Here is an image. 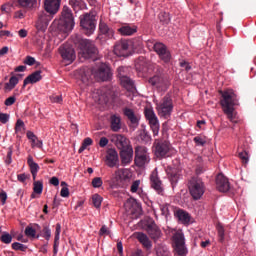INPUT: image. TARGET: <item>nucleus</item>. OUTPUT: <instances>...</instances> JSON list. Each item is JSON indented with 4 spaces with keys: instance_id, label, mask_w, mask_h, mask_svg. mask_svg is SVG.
I'll return each instance as SVG.
<instances>
[{
    "instance_id": "1",
    "label": "nucleus",
    "mask_w": 256,
    "mask_h": 256,
    "mask_svg": "<svg viewBox=\"0 0 256 256\" xmlns=\"http://www.w3.org/2000/svg\"><path fill=\"white\" fill-rule=\"evenodd\" d=\"M98 103L100 105H107V103H112L114 107L121 109L126 107L127 100L119 98V93H117V88L112 86H103L97 90Z\"/></svg>"
},
{
    "instance_id": "2",
    "label": "nucleus",
    "mask_w": 256,
    "mask_h": 256,
    "mask_svg": "<svg viewBox=\"0 0 256 256\" xmlns=\"http://www.w3.org/2000/svg\"><path fill=\"white\" fill-rule=\"evenodd\" d=\"M53 27L59 31V33H71L75 27V19L73 18V12L67 6L63 7L62 14L59 20H54Z\"/></svg>"
},
{
    "instance_id": "3",
    "label": "nucleus",
    "mask_w": 256,
    "mask_h": 256,
    "mask_svg": "<svg viewBox=\"0 0 256 256\" xmlns=\"http://www.w3.org/2000/svg\"><path fill=\"white\" fill-rule=\"evenodd\" d=\"M74 43L75 45H78L80 54L84 59H91V57L97 55L99 52L93 41L89 39H82V37L79 35L75 36Z\"/></svg>"
},
{
    "instance_id": "4",
    "label": "nucleus",
    "mask_w": 256,
    "mask_h": 256,
    "mask_svg": "<svg viewBox=\"0 0 256 256\" xmlns=\"http://www.w3.org/2000/svg\"><path fill=\"white\" fill-rule=\"evenodd\" d=\"M131 170L127 168L118 169L114 172L110 180V186L112 189H118V187H127V183L131 181Z\"/></svg>"
},
{
    "instance_id": "5",
    "label": "nucleus",
    "mask_w": 256,
    "mask_h": 256,
    "mask_svg": "<svg viewBox=\"0 0 256 256\" xmlns=\"http://www.w3.org/2000/svg\"><path fill=\"white\" fill-rule=\"evenodd\" d=\"M222 99L220 100V105L222 107V111L227 109H235V107L239 106V96L233 89H228L221 92Z\"/></svg>"
},
{
    "instance_id": "6",
    "label": "nucleus",
    "mask_w": 256,
    "mask_h": 256,
    "mask_svg": "<svg viewBox=\"0 0 256 256\" xmlns=\"http://www.w3.org/2000/svg\"><path fill=\"white\" fill-rule=\"evenodd\" d=\"M190 195L195 201H199L205 194V183L199 177H192L188 182Z\"/></svg>"
},
{
    "instance_id": "7",
    "label": "nucleus",
    "mask_w": 256,
    "mask_h": 256,
    "mask_svg": "<svg viewBox=\"0 0 256 256\" xmlns=\"http://www.w3.org/2000/svg\"><path fill=\"white\" fill-rule=\"evenodd\" d=\"M156 110L159 117L169 119L173 113V99L169 94L165 95L163 99L156 104Z\"/></svg>"
},
{
    "instance_id": "8",
    "label": "nucleus",
    "mask_w": 256,
    "mask_h": 256,
    "mask_svg": "<svg viewBox=\"0 0 256 256\" xmlns=\"http://www.w3.org/2000/svg\"><path fill=\"white\" fill-rule=\"evenodd\" d=\"M92 75L98 81H111L113 78L111 68L105 63L100 64L97 68H93Z\"/></svg>"
},
{
    "instance_id": "9",
    "label": "nucleus",
    "mask_w": 256,
    "mask_h": 256,
    "mask_svg": "<svg viewBox=\"0 0 256 256\" xmlns=\"http://www.w3.org/2000/svg\"><path fill=\"white\" fill-rule=\"evenodd\" d=\"M133 51V42L131 40H119L114 46V53L118 57H129Z\"/></svg>"
},
{
    "instance_id": "10",
    "label": "nucleus",
    "mask_w": 256,
    "mask_h": 256,
    "mask_svg": "<svg viewBox=\"0 0 256 256\" xmlns=\"http://www.w3.org/2000/svg\"><path fill=\"white\" fill-rule=\"evenodd\" d=\"M80 26L82 27L85 35H93L95 33V16L91 13H86L80 16Z\"/></svg>"
},
{
    "instance_id": "11",
    "label": "nucleus",
    "mask_w": 256,
    "mask_h": 256,
    "mask_svg": "<svg viewBox=\"0 0 256 256\" xmlns=\"http://www.w3.org/2000/svg\"><path fill=\"white\" fill-rule=\"evenodd\" d=\"M151 161L149 150L145 146H137L135 148L134 163L136 167H145Z\"/></svg>"
},
{
    "instance_id": "12",
    "label": "nucleus",
    "mask_w": 256,
    "mask_h": 256,
    "mask_svg": "<svg viewBox=\"0 0 256 256\" xmlns=\"http://www.w3.org/2000/svg\"><path fill=\"white\" fill-rule=\"evenodd\" d=\"M148 83L157 91H167L171 87V82L163 75H154L149 78Z\"/></svg>"
},
{
    "instance_id": "13",
    "label": "nucleus",
    "mask_w": 256,
    "mask_h": 256,
    "mask_svg": "<svg viewBox=\"0 0 256 256\" xmlns=\"http://www.w3.org/2000/svg\"><path fill=\"white\" fill-rule=\"evenodd\" d=\"M174 251L178 256H187L188 250L185 246V236L183 232H176L173 235Z\"/></svg>"
},
{
    "instance_id": "14",
    "label": "nucleus",
    "mask_w": 256,
    "mask_h": 256,
    "mask_svg": "<svg viewBox=\"0 0 256 256\" xmlns=\"http://www.w3.org/2000/svg\"><path fill=\"white\" fill-rule=\"evenodd\" d=\"M54 15L55 14H51L47 11H40L35 25L37 31H46L47 27H49V22L53 20Z\"/></svg>"
},
{
    "instance_id": "15",
    "label": "nucleus",
    "mask_w": 256,
    "mask_h": 256,
    "mask_svg": "<svg viewBox=\"0 0 256 256\" xmlns=\"http://www.w3.org/2000/svg\"><path fill=\"white\" fill-rule=\"evenodd\" d=\"M144 113L147 121H149L153 136L157 137L159 135V119L157 115H155V112L151 108H146Z\"/></svg>"
},
{
    "instance_id": "16",
    "label": "nucleus",
    "mask_w": 256,
    "mask_h": 256,
    "mask_svg": "<svg viewBox=\"0 0 256 256\" xmlns=\"http://www.w3.org/2000/svg\"><path fill=\"white\" fill-rule=\"evenodd\" d=\"M153 49L155 53L160 57L161 61L164 63L171 62V52L167 49V46L161 42L154 44Z\"/></svg>"
},
{
    "instance_id": "17",
    "label": "nucleus",
    "mask_w": 256,
    "mask_h": 256,
    "mask_svg": "<svg viewBox=\"0 0 256 256\" xmlns=\"http://www.w3.org/2000/svg\"><path fill=\"white\" fill-rule=\"evenodd\" d=\"M59 53L64 61H68L69 63H73V61L77 58L75 54V49L71 47L69 44H64L59 47Z\"/></svg>"
},
{
    "instance_id": "18",
    "label": "nucleus",
    "mask_w": 256,
    "mask_h": 256,
    "mask_svg": "<svg viewBox=\"0 0 256 256\" xmlns=\"http://www.w3.org/2000/svg\"><path fill=\"white\" fill-rule=\"evenodd\" d=\"M105 164L110 169L119 168V154L115 149H109L106 153Z\"/></svg>"
},
{
    "instance_id": "19",
    "label": "nucleus",
    "mask_w": 256,
    "mask_h": 256,
    "mask_svg": "<svg viewBox=\"0 0 256 256\" xmlns=\"http://www.w3.org/2000/svg\"><path fill=\"white\" fill-rule=\"evenodd\" d=\"M154 147L156 157H169V151H171L169 142H155Z\"/></svg>"
},
{
    "instance_id": "20",
    "label": "nucleus",
    "mask_w": 256,
    "mask_h": 256,
    "mask_svg": "<svg viewBox=\"0 0 256 256\" xmlns=\"http://www.w3.org/2000/svg\"><path fill=\"white\" fill-rule=\"evenodd\" d=\"M216 187L220 193H227L229 189H231V184L229 183V179L225 177L223 174H218L216 177Z\"/></svg>"
},
{
    "instance_id": "21",
    "label": "nucleus",
    "mask_w": 256,
    "mask_h": 256,
    "mask_svg": "<svg viewBox=\"0 0 256 256\" xmlns=\"http://www.w3.org/2000/svg\"><path fill=\"white\" fill-rule=\"evenodd\" d=\"M146 231L150 239H152L154 242L159 241V239H161V236L163 235V233H161V229H159V226H157L155 222L148 224L146 227Z\"/></svg>"
},
{
    "instance_id": "22",
    "label": "nucleus",
    "mask_w": 256,
    "mask_h": 256,
    "mask_svg": "<svg viewBox=\"0 0 256 256\" xmlns=\"http://www.w3.org/2000/svg\"><path fill=\"white\" fill-rule=\"evenodd\" d=\"M120 161L122 167H127L133 163V148H126L120 150Z\"/></svg>"
},
{
    "instance_id": "23",
    "label": "nucleus",
    "mask_w": 256,
    "mask_h": 256,
    "mask_svg": "<svg viewBox=\"0 0 256 256\" xmlns=\"http://www.w3.org/2000/svg\"><path fill=\"white\" fill-rule=\"evenodd\" d=\"M61 7V0H44V9L47 13L57 15Z\"/></svg>"
},
{
    "instance_id": "24",
    "label": "nucleus",
    "mask_w": 256,
    "mask_h": 256,
    "mask_svg": "<svg viewBox=\"0 0 256 256\" xmlns=\"http://www.w3.org/2000/svg\"><path fill=\"white\" fill-rule=\"evenodd\" d=\"M150 185L152 189L158 193V195H163V183L159 179V174L156 171H153L150 175Z\"/></svg>"
},
{
    "instance_id": "25",
    "label": "nucleus",
    "mask_w": 256,
    "mask_h": 256,
    "mask_svg": "<svg viewBox=\"0 0 256 256\" xmlns=\"http://www.w3.org/2000/svg\"><path fill=\"white\" fill-rule=\"evenodd\" d=\"M41 79H43L41 70H37L24 79L23 88L27 87L29 84L34 85V83H39Z\"/></svg>"
},
{
    "instance_id": "26",
    "label": "nucleus",
    "mask_w": 256,
    "mask_h": 256,
    "mask_svg": "<svg viewBox=\"0 0 256 256\" xmlns=\"http://www.w3.org/2000/svg\"><path fill=\"white\" fill-rule=\"evenodd\" d=\"M167 175L172 185H177V183L179 182V179H181V169L170 167L167 169Z\"/></svg>"
},
{
    "instance_id": "27",
    "label": "nucleus",
    "mask_w": 256,
    "mask_h": 256,
    "mask_svg": "<svg viewBox=\"0 0 256 256\" xmlns=\"http://www.w3.org/2000/svg\"><path fill=\"white\" fill-rule=\"evenodd\" d=\"M136 239L143 245L144 249H151L153 247V244L151 243V240H149V236L143 232H137L136 233Z\"/></svg>"
},
{
    "instance_id": "28",
    "label": "nucleus",
    "mask_w": 256,
    "mask_h": 256,
    "mask_svg": "<svg viewBox=\"0 0 256 256\" xmlns=\"http://www.w3.org/2000/svg\"><path fill=\"white\" fill-rule=\"evenodd\" d=\"M27 163L30 169V173L32 175V179L33 181H35V179H37V173H39L40 169L39 164H37L35 160H33V156H28Z\"/></svg>"
},
{
    "instance_id": "29",
    "label": "nucleus",
    "mask_w": 256,
    "mask_h": 256,
    "mask_svg": "<svg viewBox=\"0 0 256 256\" xmlns=\"http://www.w3.org/2000/svg\"><path fill=\"white\" fill-rule=\"evenodd\" d=\"M123 113L125 117L130 120V123H132V125H139V118L137 117L133 109L125 107L123 109Z\"/></svg>"
},
{
    "instance_id": "30",
    "label": "nucleus",
    "mask_w": 256,
    "mask_h": 256,
    "mask_svg": "<svg viewBox=\"0 0 256 256\" xmlns=\"http://www.w3.org/2000/svg\"><path fill=\"white\" fill-rule=\"evenodd\" d=\"M99 30L100 33H102V35H106L108 39H113V37H115V31L112 28H109L105 22H100Z\"/></svg>"
},
{
    "instance_id": "31",
    "label": "nucleus",
    "mask_w": 256,
    "mask_h": 256,
    "mask_svg": "<svg viewBox=\"0 0 256 256\" xmlns=\"http://www.w3.org/2000/svg\"><path fill=\"white\" fill-rule=\"evenodd\" d=\"M126 207L130 212V215H134V217H139L141 215V206L137 202H127Z\"/></svg>"
},
{
    "instance_id": "32",
    "label": "nucleus",
    "mask_w": 256,
    "mask_h": 256,
    "mask_svg": "<svg viewBox=\"0 0 256 256\" xmlns=\"http://www.w3.org/2000/svg\"><path fill=\"white\" fill-rule=\"evenodd\" d=\"M119 81L126 91H133L135 89V81L129 76L122 77Z\"/></svg>"
},
{
    "instance_id": "33",
    "label": "nucleus",
    "mask_w": 256,
    "mask_h": 256,
    "mask_svg": "<svg viewBox=\"0 0 256 256\" xmlns=\"http://www.w3.org/2000/svg\"><path fill=\"white\" fill-rule=\"evenodd\" d=\"M118 33L124 36L135 35V33H137V26H131L126 24L118 29Z\"/></svg>"
},
{
    "instance_id": "34",
    "label": "nucleus",
    "mask_w": 256,
    "mask_h": 256,
    "mask_svg": "<svg viewBox=\"0 0 256 256\" xmlns=\"http://www.w3.org/2000/svg\"><path fill=\"white\" fill-rule=\"evenodd\" d=\"M69 5L74 9V11L77 13V11H83V9H87V4L84 0H69Z\"/></svg>"
},
{
    "instance_id": "35",
    "label": "nucleus",
    "mask_w": 256,
    "mask_h": 256,
    "mask_svg": "<svg viewBox=\"0 0 256 256\" xmlns=\"http://www.w3.org/2000/svg\"><path fill=\"white\" fill-rule=\"evenodd\" d=\"M91 75H93V70L86 68L80 70V80L84 85H89V81H91Z\"/></svg>"
},
{
    "instance_id": "36",
    "label": "nucleus",
    "mask_w": 256,
    "mask_h": 256,
    "mask_svg": "<svg viewBox=\"0 0 256 256\" xmlns=\"http://www.w3.org/2000/svg\"><path fill=\"white\" fill-rule=\"evenodd\" d=\"M117 141L120 151H123V149H133V146L129 144V139H127V137L119 135Z\"/></svg>"
},
{
    "instance_id": "37",
    "label": "nucleus",
    "mask_w": 256,
    "mask_h": 256,
    "mask_svg": "<svg viewBox=\"0 0 256 256\" xmlns=\"http://www.w3.org/2000/svg\"><path fill=\"white\" fill-rule=\"evenodd\" d=\"M110 121H111L112 131L117 133V131L121 130V117H119L117 115H112L110 118Z\"/></svg>"
},
{
    "instance_id": "38",
    "label": "nucleus",
    "mask_w": 256,
    "mask_h": 256,
    "mask_svg": "<svg viewBox=\"0 0 256 256\" xmlns=\"http://www.w3.org/2000/svg\"><path fill=\"white\" fill-rule=\"evenodd\" d=\"M18 5L24 9H36L37 0H18Z\"/></svg>"
},
{
    "instance_id": "39",
    "label": "nucleus",
    "mask_w": 256,
    "mask_h": 256,
    "mask_svg": "<svg viewBox=\"0 0 256 256\" xmlns=\"http://www.w3.org/2000/svg\"><path fill=\"white\" fill-rule=\"evenodd\" d=\"M19 83V78L17 76H12L9 79V82L4 85L5 91H13L14 87H17Z\"/></svg>"
},
{
    "instance_id": "40",
    "label": "nucleus",
    "mask_w": 256,
    "mask_h": 256,
    "mask_svg": "<svg viewBox=\"0 0 256 256\" xmlns=\"http://www.w3.org/2000/svg\"><path fill=\"white\" fill-rule=\"evenodd\" d=\"M223 113L225 115H227V118L229 119V121H231V123H237V114L235 113V108H229L226 110H223Z\"/></svg>"
},
{
    "instance_id": "41",
    "label": "nucleus",
    "mask_w": 256,
    "mask_h": 256,
    "mask_svg": "<svg viewBox=\"0 0 256 256\" xmlns=\"http://www.w3.org/2000/svg\"><path fill=\"white\" fill-rule=\"evenodd\" d=\"M176 215H177L179 221H182V223H189V221H191L189 213H187L183 210H178L176 212Z\"/></svg>"
},
{
    "instance_id": "42",
    "label": "nucleus",
    "mask_w": 256,
    "mask_h": 256,
    "mask_svg": "<svg viewBox=\"0 0 256 256\" xmlns=\"http://www.w3.org/2000/svg\"><path fill=\"white\" fill-rule=\"evenodd\" d=\"M33 192L36 193L37 195H41L43 193V181L38 180L33 183Z\"/></svg>"
},
{
    "instance_id": "43",
    "label": "nucleus",
    "mask_w": 256,
    "mask_h": 256,
    "mask_svg": "<svg viewBox=\"0 0 256 256\" xmlns=\"http://www.w3.org/2000/svg\"><path fill=\"white\" fill-rule=\"evenodd\" d=\"M90 145H93V139H91L90 137L85 138L82 142L81 147L78 150V153H83V151H85L87 147H90Z\"/></svg>"
},
{
    "instance_id": "44",
    "label": "nucleus",
    "mask_w": 256,
    "mask_h": 256,
    "mask_svg": "<svg viewBox=\"0 0 256 256\" xmlns=\"http://www.w3.org/2000/svg\"><path fill=\"white\" fill-rule=\"evenodd\" d=\"M92 203L96 209H100L101 203H103V197H101L99 194H94L92 196Z\"/></svg>"
},
{
    "instance_id": "45",
    "label": "nucleus",
    "mask_w": 256,
    "mask_h": 256,
    "mask_svg": "<svg viewBox=\"0 0 256 256\" xmlns=\"http://www.w3.org/2000/svg\"><path fill=\"white\" fill-rule=\"evenodd\" d=\"M216 229L218 231L219 241L220 243H223V241H225V228L223 227V225L218 224L216 226Z\"/></svg>"
},
{
    "instance_id": "46",
    "label": "nucleus",
    "mask_w": 256,
    "mask_h": 256,
    "mask_svg": "<svg viewBox=\"0 0 256 256\" xmlns=\"http://www.w3.org/2000/svg\"><path fill=\"white\" fill-rule=\"evenodd\" d=\"M117 73H118L119 80L123 79V77H127V73H129V68L125 66H120L117 69Z\"/></svg>"
},
{
    "instance_id": "47",
    "label": "nucleus",
    "mask_w": 256,
    "mask_h": 256,
    "mask_svg": "<svg viewBox=\"0 0 256 256\" xmlns=\"http://www.w3.org/2000/svg\"><path fill=\"white\" fill-rule=\"evenodd\" d=\"M5 163L6 165H11V163H13V146L8 147Z\"/></svg>"
},
{
    "instance_id": "48",
    "label": "nucleus",
    "mask_w": 256,
    "mask_h": 256,
    "mask_svg": "<svg viewBox=\"0 0 256 256\" xmlns=\"http://www.w3.org/2000/svg\"><path fill=\"white\" fill-rule=\"evenodd\" d=\"M193 141L199 147H204L207 143V139L203 136H196L194 137Z\"/></svg>"
},
{
    "instance_id": "49",
    "label": "nucleus",
    "mask_w": 256,
    "mask_h": 256,
    "mask_svg": "<svg viewBox=\"0 0 256 256\" xmlns=\"http://www.w3.org/2000/svg\"><path fill=\"white\" fill-rule=\"evenodd\" d=\"M24 233L26 237H32L34 239V237L37 235V230H35L33 227L27 226Z\"/></svg>"
},
{
    "instance_id": "50",
    "label": "nucleus",
    "mask_w": 256,
    "mask_h": 256,
    "mask_svg": "<svg viewBox=\"0 0 256 256\" xmlns=\"http://www.w3.org/2000/svg\"><path fill=\"white\" fill-rule=\"evenodd\" d=\"M0 241L2 243H5L6 245H9V243H11V241H13V236H11V234L5 232L1 237H0Z\"/></svg>"
},
{
    "instance_id": "51",
    "label": "nucleus",
    "mask_w": 256,
    "mask_h": 256,
    "mask_svg": "<svg viewBox=\"0 0 256 256\" xmlns=\"http://www.w3.org/2000/svg\"><path fill=\"white\" fill-rule=\"evenodd\" d=\"M159 19L165 25L169 24V22L171 21V17L169 16V13H166V12L160 13Z\"/></svg>"
},
{
    "instance_id": "52",
    "label": "nucleus",
    "mask_w": 256,
    "mask_h": 256,
    "mask_svg": "<svg viewBox=\"0 0 256 256\" xmlns=\"http://www.w3.org/2000/svg\"><path fill=\"white\" fill-rule=\"evenodd\" d=\"M12 249H14V251H27V246L19 242H14L12 243Z\"/></svg>"
},
{
    "instance_id": "53",
    "label": "nucleus",
    "mask_w": 256,
    "mask_h": 256,
    "mask_svg": "<svg viewBox=\"0 0 256 256\" xmlns=\"http://www.w3.org/2000/svg\"><path fill=\"white\" fill-rule=\"evenodd\" d=\"M42 237H44V239H46V241H49V239H51V228H49V226L43 227Z\"/></svg>"
},
{
    "instance_id": "54",
    "label": "nucleus",
    "mask_w": 256,
    "mask_h": 256,
    "mask_svg": "<svg viewBox=\"0 0 256 256\" xmlns=\"http://www.w3.org/2000/svg\"><path fill=\"white\" fill-rule=\"evenodd\" d=\"M140 139L141 141H144V143H151V135H149V132L143 130L140 133Z\"/></svg>"
},
{
    "instance_id": "55",
    "label": "nucleus",
    "mask_w": 256,
    "mask_h": 256,
    "mask_svg": "<svg viewBox=\"0 0 256 256\" xmlns=\"http://www.w3.org/2000/svg\"><path fill=\"white\" fill-rule=\"evenodd\" d=\"M161 215H164V217H169V204H161L160 205Z\"/></svg>"
},
{
    "instance_id": "56",
    "label": "nucleus",
    "mask_w": 256,
    "mask_h": 256,
    "mask_svg": "<svg viewBox=\"0 0 256 256\" xmlns=\"http://www.w3.org/2000/svg\"><path fill=\"white\" fill-rule=\"evenodd\" d=\"M103 185V180L101 179V177H95L93 180H92V186L95 188V189H99V187H101Z\"/></svg>"
},
{
    "instance_id": "57",
    "label": "nucleus",
    "mask_w": 256,
    "mask_h": 256,
    "mask_svg": "<svg viewBox=\"0 0 256 256\" xmlns=\"http://www.w3.org/2000/svg\"><path fill=\"white\" fill-rule=\"evenodd\" d=\"M140 185H141V180L134 181L130 187L131 193H137V191H139Z\"/></svg>"
},
{
    "instance_id": "58",
    "label": "nucleus",
    "mask_w": 256,
    "mask_h": 256,
    "mask_svg": "<svg viewBox=\"0 0 256 256\" xmlns=\"http://www.w3.org/2000/svg\"><path fill=\"white\" fill-rule=\"evenodd\" d=\"M239 158L241 159L242 163L247 165L249 163V154L247 152H240Z\"/></svg>"
},
{
    "instance_id": "59",
    "label": "nucleus",
    "mask_w": 256,
    "mask_h": 256,
    "mask_svg": "<svg viewBox=\"0 0 256 256\" xmlns=\"http://www.w3.org/2000/svg\"><path fill=\"white\" fill-rule=\"evenodd\" d=\"M15 101H17V97L10 96L5 100L4 105H6V107H11V105H15Z\"/></svg>"
},
{
    "instance_id": "60",
    "label": "nucleus",
    "mask_w": 256,
    "mask_h": 256,
    "mask_svg": "<svg viewBox=\"0 0 256 256\" xmlns=\"http://www.w3.org/2000/svg\"><path fill=\"white\" fill-rule=\"evenodd\" d=\"M51 103H63V97L61 95L50 96Z\"/></svg>"
},
{
    "instance_id": "61",
    "label": "nucleus",
    "mask_w": 256,
    "mask_h": 256,
    "mask_svg": "<svg viewBox=\"0 0 256 256\" xmlns=\"http://www.w3.org/2000/svg\"><path fill=\"white\" fill-rule=\"evenodd\" d=\"M9 117V114L0 112V123H2L3 125L9 123Z\"/></svg>"
},
{
    "instance_id": "62",
    "label": "nucleus",
    "mask_w": 256,
    "mask_h": 256,
    "mask_svg": "<svg viewBox=\"0 0 256 256\" xmlns=\"http://www.w3.org/2000/svg\"><path fill=\"white\" fill-rule=\"evenodd\" d=\"M23 127H25V122H23V120H17L16 126H15L16 133H20Z\"/></svg>"
},
{
    "instance_id": "63",
    "label": "nucleus",
    "mask_w": 256,
    "mask_h": 256,
    "mask_svg": "<svg viewBox=\"0 0 256 256\" xmlns=\"http://www.w3.org/2000/svg\"><path fill=\"white\" fill-rule=\"evenodd\" d=\"M29 175L25 174V173H22V174H18L17 175V180L20 182V183H25L27 181V179H29Z\"/></svg>"
},
{
    "instance_id": "64",
    "label": "nucleus",
    "mask_w": 256,
    "mask_h": 256,
    "mask_svg": "<svg viewBox=\"0 0 256 256\" xmlns=\"http://www.w3.org/2000/svg\"><path fill=\"white\" fill-rule=\"evenodd\" d=\"M2 13H6V15H9L11 13V6L10 4H4L1 6Z\"/></svg>"
}]
</instances>
